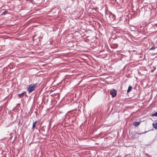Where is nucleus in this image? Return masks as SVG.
Segmentation results:
<instances>
[{
  "mask_svg": "<svg viewBox=\"0 0 157 157\" xmlns=\"http://www.w3.org/2000/svg\"><path fill=\"white\" fill-rule=\"evenodd\" d=\"M37 83L30 84L29 85L27 90L29 93H30L35 90L36 87Z\"/></svg>",
  "mask_w": 157,
  "mask_h": 157,
  "instance_id": "1",
  "label": "nucleus"
},
{
  "mask_svg": "<svg viewBox=\"0 0 157 157\" xmlns=\"http://www.w3.org/2000/svg\"><path fill=\"white\" fill-rule=\"evenodd\" d=\"M116 91L114 89H112L110 92V94L113 97H115L116 95Z\"/></svg>",
  "mask_w": 157,
  "mask_h": 157,
  "instance_id": "2",
  "label": "nucleus"
},
{
  "mask_svg": "<svg viewBox=\"0 0 157 157\" xmlns=\"http://www.w3.org/2000/svg\"><path fill=\"white\" fill-rule=\"evenodd\" d=\"M25 93L26 92L24 91L21 94H18V96L19 97V98H20L23 97Z\"/></svg>",
  "mask_w": 157,
  "mask_h": 157,
  "instance_id": "3",
  "label": "nucleus"
},
{
  "mask_svg": "<svg viewBox=\"0 0 157 157\" xmlns=\"http://www.w3.org/2000/svg\"><path fill=\"white\" fill-rule=\"evenodd\" d=\"M140 122H134L133 123V125L135 126H138L140 124Z\"/></svg>",
  "mask_w": 157,
  "mask_h": 157,
  "instance_id": "4",
  "label": "nucleus"
},
{
  "mask_svg": "<svg viewBox=\"0 0 157 157\" xmlns=\"http://www.w3.org/2000/svg\"><path fill=\"white\" fill-rule=\"evenodd\" d=\"M37 122V121H36L33 122V126H32V129L33 130H34V128L35 127L36 124Z\"/></svg>",
  "mask_w": 157,
  "mask_h": 157,
  "instance_id": "5",
  "label": "nucleus"
},
{
  "mask_svg": "<svg viewBox=\"0 0 157 157\" xmlns=\"http://www.w3.org/2000/svg\"><path fill=\"white\" fill-rule=\"evenodd\" d=\"M109 16L110 17H112L113 19H114L115 18V16L112 13H109Z\"/></svg>",
  "mask_w": 157,
  "mask_h": 157,
  "instance_id": "6",
  "label": "nucleus"
},
{
  "mask_svg": "<svg viewBox=\"0 0 157 157\" xmlns=\"http://www.w3.org/2000/svg\"><path fill=\"white\" fill-rule=\"evenodd\" d=\"M153 127L156 129H157V122L155 123H153L152 124Z\"/></svg>",
  "mask_w": 157,
  "mask_h": 157,
  "instance_id": "7",
  "label": "nucleus"
},
{
  "mask_svg": "<svg viewBox=\"0 0 157 157\" xmlns=\"http://www.w3.org/2000/svg\"><path fill=\"white\" fill-rule=\"evenodd\" d=\"M132 86H129L128 87V89L127 90V92L128 93V92L131 91L132 90Z\"/></svg>",
  "mask_w": 157,
  "mask_h": 157,
  "instance_id": "8",
  "label": "nucleus"
},
{
  "mask_svg": "<svg viewBox=\"0 0 157 157\" xmlns=\"http://www.w3.org/2000/svg\"><path fill=\"white\" fill-rule=\"evenodd\" d=\"M147 132H148V131H145L144 132H143V133H138L137 134H138V135H142V134L145 133Z\"/></svg>",
  "mask_w": 157,
  "mask_h": 157,
  "instance_id": "9",
  "label": "nucleus"
},
{
  "mask_svg": "<svg viewBox=\"0 0 157 157\" xmlns=\"http://www.w3.org/2000/svg\"><path fill=\"white\" fill-rule=\"evenodd\" d=\"M7 13V11H5L4 12H2V14L5 15Z\"/></svg>",
  "mask_w": 157,
  "mask_h": 157,
  "instance_id": "10",
  "label": "nucleus"
},
{
  "mask_svg": "<svg viewBox=\"0 0 157 157\" xmlns=\"http://www.w3.org/2000/svg\"><path fill=\"white\" fill-rule=\"evenodd\" d=\"M153 115L157 117V112L153 114Z\"/></svg>",
  "mask_w": 157,
  "mask_h": 157,
  "instance_id": "11",
  "label": "nucleus"
},
{
  "mask_svg": "<svg viewBox=\"0 0 157 157\" xmlns=\"http://www.w3.org/2000/svg\"><path fill=\"white\" fill-rule=\"evenodd\" d=\"M155 48V47H152L151 48H150V50L153 49H154Z\"/></svg>",
  "mask_w": 157,
  "mask_h": 157,
  "instance_id": "12",
  "label": "nucleus"
}]
</instances>
